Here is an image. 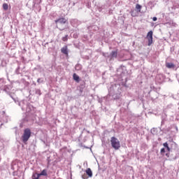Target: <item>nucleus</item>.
Listing matches in <instances>:
<instances>
[{
  "mask_svg": "<svg viewBox=\"0 0 179 179\" xmlns=\"http://www.w3.org/2000/svg\"><path fill=\"white\" fill-rule=\"evenodd\" d=\"M44 82V79L43 78H38L37 83H43Z\"/></svg>",
  "mask_w": 179,
  "mask_h": 179,
  "instance_id": "obj_23",
  "label": "nucleus"
},
{
  "mask_svg": "<svg viewBox=\"0 0 179 179\" xmlns=\"http://www.w3.org/2000/svg\"><path fill=\"white\" fill-rule=\"evenodd\" d=\"M160 153L161 155H164V153H166V149L165 148H162L160 150Z\"/></svg>",
  "mask_w": 179,
  "mask_h": 179,
  "instance_id": "obj_24",
  "label": "nucleus"
},
{
  "mask_svg": "<svg viewBox=\"0 0 179 179\" xmlns=\"http://www.w3.org/2000/svg\"><path fill=\"white\" fill-rule=\"evenodd\" d=\"M2 125H3V124H1V127H2Z\"/></svg>",
  "mask_w": 179,
  "mask_h": 179,
  "instance_id": "obj_34",
  "label": "nucleus"
},
{
  "mask_svg": "<svg viewBox=\"0 0 179 179\" xmlns=\"http://www.w3.org/2000/svg\"><path fill=\"white\" fill-rule=\"evenodd\" d=\"M35 93H36V94H38V96H41V90H40L38 89L35 90Z\"/></svg>",
  "mask_w": 179,
  "mask_h": 179,
  "instance_id": "obj_21",
  "label": "nucleus"
},
{
  "mask_svg": "<svg viewBox=\"0 0 179 179\" xmlns=\"http://www.w3.org/2000/svg\"><path fill=\"white\" fill-rule=\"evenodd\" d=\"M30 136H31V131L29 128L25 129L22 136H21L23 143L26 145L29 139H30Z\"/></svg>",
  "mask_w": 179,
  "mask_h": 179,
  "instance_id": "obj_4",
  "label": "nucleus"
},
{
  "mask_svg": "<svg viewBox=\"0 0 179 179\" xmlns=\"http://www.w3.org/2000/svg\"><path fill=\"white\" fill-rule=\"evenodd\" d=\"M85 173L88 177L92 178L93 177V172L92 171V169L90 168L87 169L85 171Z\"/></svg>",
  "mask_w": 179,
  "mask_h": 179,
  "instance_id": "obj_11",
  "label": "nucleus"
},
{
  "mask_svg": "<svg viewBox=\"0 0 179 179\" xmlns=\"http://www.w3.org/2000/svg\"><path fill=\"white\" fill-rule=\"evenodd\" d=\"M4 85L5 83H3V80L2 79H0V89H3Z\"/></svg>",
  "mask_w": 179,
  "mask_h": 179,
  "instance_id": "obj_20",
  "label": "nucleus"
},
{
  "mask_svg": "<svg viewBox=\"0 0 179 179\" xmlns=\"http://www.w3.org/2000/svg\"><path fill=\"white\" fill-rule=\"evenodd\" d=\"M102 55L106 57V61H109V62H113V61H114V59H117V57H118V50H113L110 53L103 52Z\"/></svg>",
  "mask_w": 179,
  "mask_h": 179,
  "instance_id": "obj_3",
  "label": "nucleus"
},
{
  "mask_svg": "<svg viewBox=\"0 0 179 179\" xmlns=\"http://www.w3.org/2000/svg\"><path fill=\"white\" fill-rule=\"evenodd\" d=\"M73 80H75L78 83H79V82L80 81V78L76 73H73Z\"/></svg>",
  "mask_w": 179,
  "mask_h": 179,
  "instance_id": "obj_13",
  "label": "nucleus"
},
{
  "mask_svg": "<svg viewBox=\"0 0 179 179\" xmlns=\"http://www.w3.org/2000/svg\"><path fill=\"white\" fill-rule=\"evenodd\" d=\"M152 20H153V22H156V20H157V17H154L152 18Z\"/></svg>",
  "mask_w": 179,
  "mask_h": 179,
  "instance_id": "obj_26",
  "label": "nucleus"
},
{
  "mask_svg": "<svg viewBox=\"0 0 179 179\" xmlns=\"http://www.w3.org/2000/svg\"><path fill=\"white\" fill-rule=\"evenodd\" d=\"M41 174L44 177H47L48 174L47 173V169H43L41 172Z\"/></svg>",
  "mask_w": 179,
  "mask_h": 179,
  "instance_id": "obj_16",
  "label": "nucleus"
},
{
  "mask_svg": "<svg viewBox=\"0 0 179 179\" xmlns=\"http://www.w3.org/2000/svg\"><path fill=\"white\" fill-rule=\"evenodd\" d=\"M166 66L169 69H174V68H176V65L173 63H166Z\"/></svg>",
  "mask_w": 179,
  "mask_h": 179,
  "instance_id": "obj_12",
  "label": "nucleus"
},
{
  "mask_svg": "<svg viewBox=\"0 0 179 179\" xmlns=\"http://www.w3.org/2000/svg\"><path fill=\"white\" fill-rule=\"evenodd\" d=\"M136 9H137L138 12H141V9H142V6H141L140 4H136Z\"/></svg>",
  "mask_w": 179,
  "mask_h": 179,
  "instance_id": "obj_19",
  "label": "nucleus"
},
{
  "mask_svg": "<svg viewBox=\"0 0 179 179\" xmlns=\"http://www.w3.org/2000/svg\"><path fill=\"white\" fill-rule=\"evenodd\" d=\"M172 154L170 155L171 160H176L179 157V153L177 152L176 150L171 151Z\"/></svg>",
  "mask_w": 179,
  "mask_h": 179,
  "instance_id": "obj_8",
  "label": "nucleus"
},
{
  "mask_svg": "<svg viewBox=\"0 0 179 179\" xmlns=\"http://www.w3.org/2000/svg\"><path fill=\"white\" fill-rule=\"evenodd\" d=\"M82 178L83 179H87V177L86 176V175H83Z\"/></svg>",
  "mask_w": 179,
  "mask_h": 179,
  "instance_id": "obj_25",
  "label": "nucleus"
},
{
  "mask_svg": "<svg viewBox=\"0 0 179 179\" xmlns=\"http://www.w3.org/2000/svg\"><path fill=\"white\" fill-rule=\"evenodd\" d=\"M10 97L15 101V104H17L18 106H20V107H21L22 111H24V110H26L27 113H29L32 121H37V120H38L39 117L38 114H39V113L37 112L36 108L33 107L31 104L23 105L24 104V101L20 102L16 100V99L13 98L12 95H10Z\"/></svg>",
  "mask_w": 179,
  "mask_h": 179,
  "instance_id": "obj_1",
  "label": "nucleus"
},
{
  "mask_svg": "<svg viewBox=\"0 0 179 179\" xmlns=\"http://www.w3.org/2000/svg\"><path fill=\"white\" fill-rule=\"evenodd\" d=\"M111 146L115 150H118L121 148V144L118 138L113 136L110 138Z\"/></svg>",
  "mask_w": 179,
  "mask_h": 179,
  "instance_id": "obj_5",
  "label": "nucleus"
},
{
  "mask_svg": "<svg viewBox=\"0 0 179 179\" xmlns=\"http://www.w3.org/2000/svg\"><path fill=\"white\" fill-rule=\"evenodd\" d=\"M62 41H68V35H66L65 36L62 37Z\"/></svg>",
  "mask_w": 179,
  "mask_h": 179,
  "instance_id": "obj_22",
  "label": "nucleus"
},
{
  "mask_svg": "<svg viewBox=\"0 0 179 179\" xmlns=\"http://www.w3.org/2000/svg\"><path fill=\"white\" fill-rule=\"evenodd\" d=\"M55 23L56 24V27H59V26H64V24L68 23V20L64 17H59L55 20Z\"/></svg>",
  "mask_w": 179,
  "mask_h": 179,
  "instance_id": "obj_6",
  "label": "nucleus"
},
{
  "mask_svg": "<svg viewBox=\"0 0 179 179\" xmlns=\"http://www.w3.org/2000/svg\"><path fill=\"white\" fill-rule=\"evenodd\" d=\"M146 38L148 40V47H150L152 44H153V31H148Z\"/></svg>",
  "mask_w": 179,
  "mask_h": 179,
  "instance_id": "obj_7",
  "label": "nucleus"
},
{
  "mask_svg": "<svg viewBox=\"0 0 179 179\" xmlns=\"http://www.w3.org/2000/svg\"><path fill=\"white\" fill-rule=\"evenodd\" d=\"M59 29H60V30H64V28H62V29L59 28Z\"/></svg>",
  "mask_w": 179,
  "mask_h": 179,
  "instance_id": "obj_32",
  "label": "nucleus"
},
{
  "mask_svg": "<svg viewBox=\"0 0 179 179\" xmlns=\"http://www.w3.org/2000/svg\"><path fill=\"white\" fill-rule=\"evenodd\" d=\"M166 156L168 157H170V153H166Z\"/></svg>",
  "mask_w": 179,
  "mask_h": 179,
  "instance_id": "obj_29",
  "label": "nucleus"
},
{
  "mask_svg": "<svg viewBox=\"0 0 179 179\" xmlns=\"http://www.w3.org/2000/svg\"><path fill=\"white\" fill-rule=\"evenodd\" d=\"M162 124H163V121L162 122Z\"/></svg>",
  "mask_w": 179,
  "mask_h": 179,
  "instance_id": "obj_36",
  "label": "nucleus"
},
{
  "mask_svg": "<svg viewBox=\"0 0 179 179\" xmlns=\"http://www.w3.org/2000/svg\"><path fill=\"white\" fill-rule=\"evenodd\" d=\"M153 131L155 132V129H151V134H155Z\"/></svg>",
  "mask_w": 179,
  "mask_h": 179,
  "instance_id": "obj_30",
  "label": "nucleus"
},
{
  "mask_svg": "<svg viewBox=\"0 0 179 179\" xmlns=\"http://www.w3.org/2000/svg\"><path fill=\"white\" fill-rule=\"evenodd\" d=\"M19 69H20V66H18L17 69L15 70L16 73H18L17 72H18Z\"/></svg>",
  "mask_w": 179,
  "mask_h": 179,
  "instance_id": "obj_27",
  "label": "nucleus"
},
{
  "mask_svg": "<svg viewBox=\"0 0 179 179\" xmlns=\"http://www.w3.org/2000/svg\"><path fill=\"white\" fill-rule=\"evenodd\" d=\"M3 9L4 10H8V9H9V6L8 5V3H4L3 4Z\"/></svg>",
  "mask_w": 179,
  "mask_h": 179,
  "instance_id": "obj_17",
  "label": "nucleus"
},
{
  "mask_svg": "<svg viewBox=\"0 0 179 179\" xmlns=\"http://www.w3.org/2000/svg\"><path fill=\"white\" fill-rule=\"evenodd\" d=\"M125 82H127V78L125 79Z\"/></svg>",
  "mask_w": 179,
  "mask_h": 179,
  "instance_id": "obj_35",
  "label": "nucleus"
},
{
  "mask_svg": "<svg viewBox=\"0 0 179 179\" xmlns=\"http://www.w3.org/2000/svg\"><path fill=\"white\" fill-rule=\"evenodd\" d=\"M76 71H80V69H82V65H80V64H78L76 65Z\"/></svg>",
  "mask_w": 179,
  "mask_h": 179,
  "instance_id": "obj_18",
  "label": "nucleus"
},
{
  "mask_svg": "<svg viewBox=\"0 0 179 179\" xmlns=\"http://www.w3.org/2000/svg\"><path fill=\"white\" fill-rule=\"evenodd\" d=\"M122 86H124V87H128V85H127V83H124V84L123 83Z\"/></svg>",
  "mask_w": 179,
  "mask_h": 179,
  "instance_id": "obj_28",
  "label": "nucleus"
},
{
  "mask_svg": "<svg viewBox=\"0 0 179 179\" xmlns=\"http://www.w3.org/2000/svg\"><path fill=\"white\" fill-rule=\"evenodd\" d=\"M109 96H112L114 100H118L121 99L122 93V87L120 84L112 85L108 90Z\"/></svg>",
  "mask_w": 179,
  "mask_h": 179,
  "instance_id": "obj_2",
  "label": "nucleus"
},
{
  "mask_svg": "<svg viewBox=\"0 0 179 179\" xmlns=\"http://www.w3.org/2000/svg\"><path fill=\"white\" fill-rule=\"evenodd\" d=\"M71 24L73 27H78L80 24V22L76 19H73L71 20Z\"/></svg>",
  "mask_w": 179,
  "mask_h": 179,
  "instance_id": "obj_9",
  "label": "nucleus"
},
{
  "mask_svg": "<svg viewBox=\"0 0 179 179\" xmlns=\"http://www.w3.org/2000/svg\"><path fill=\"white\" fill-rule=\"evenodd\" d=\"M171 145H176V143L172 142Z\"/></svg>",
  "mask_w": 179,
  "mask_h": 179,
  "instance_id": "obj_31",
  "label": "nucleus"
},
{
  "mask_svg": "<svg viewBox=\"0 0 179 179\" xmlns=\"http://www.w3.org/2000/svg\"><path fill=\"white\" fill-rule=\"evenodd\" d=\"M163 146L166 149V150H168L169 152H171V148L169 146V143H164Z\"/></svg>",
  "mask_w": 179,
  "mask_h": 179,
  "instance_id": "obj_15",
  "label": "nucleus"
},
{
  "mask_svg": "<svg viewBox=\"0 0 179 179\" xmlns=\"http://www.w3.org/2000/svg\"><path fill=\"white\" fill-rule=\"evenodd\" d=\"M41 176H43V175H41V173H33L31 178L32 179H40V177Z\"/></svg>",
  "mask_w": 179,
  "mask_h": 179,
  "instance_id": "obj_14",
  "label": "nucleus"
},
{
  "mask_svg": "<svg viewBox=\"0 0 179 179\" xmlns=\"http://www.w3.org/2000/svg\"><path fill=\"white\" fill-rule=\"evenodd\" d=\"M61 52L64 54V55H68V46L65 45L61 49Z\"/></svg>",
  "mask_w": 179,
  "mask_h": 179,
  "instance_id": "obj_10",
  "label": "nucleus"
},
{
  "mask_svg": "<svg viewBox=\"0 0 179 179\" xmlns=\"http://www.w3.org/2000/svg\"><path fill=\"white\" fill-rule=\"evenodd\" d=\"M47 44H48V43H45V45H47Z\"/></svg>",
  "mask_w": 179,
  "mask_h": 179,
  "instance_id": "obj_33",
  "label": "nucleus"
}]
</instances>
